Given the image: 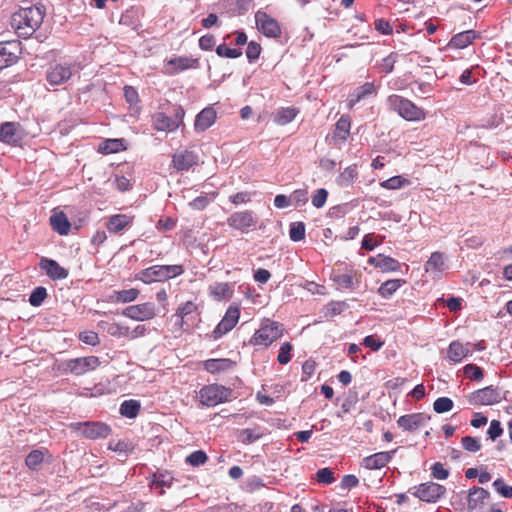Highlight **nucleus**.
<instances>
[{
  "instance_id": "obj_1",
  "label": "nucleus",
  "mask_w": 512,
  "mask_h": 512,
  "mask_svg": "<svg viewBox=\"0 0 512 512\" xmlns=\"http://www.w3.org/2000/svg\"><path fill=\"white\" fill-rule=\"evenodd\" d=\"M45 15L43 6H30L19 9L11 19L18 36L30 37L41 25Z\"/></svg>"
},
{
  "instance_id": "obj_2",
  "label": "nucleus",
  "mask_w": 512,
  "mask_h": 512,
  "mask_svg": "<svg viewBox=\"0 0 512 512\" xmlns=\"http://www.w3.org/2000/svg\"><path fill=\"white\" fill-rule=\"evenodd\" d=\"M81 70L79 63L75 61H54L49 63L45 71V80L50 87L65 85L73 76Z\"/></svg>"
},
{
  "instance_id": "obj_3",
  "label": "nucleus",
  "mask_w": 512,
  "mask_h": 512,
  "mask_svg": "<svg viewBox=\"0 0 512 512\" xmlns=\"http://www.w3.org/2000/svg\"><path fill=\"white\" fill-rule=\"evenodd\" d=\"M387 101L389 107L407 121H421L425 118L424 110L409 99L399 95H391Z\"/></svg>"
},
{
  "instance_id": "obj_4",
  "label": "nucleus",
  "mask_w": 512,
  "mask_h": 512,
  "mask_svg": "<svg viewBox=\"0 0 512 512\" xmlns=\"http://www.w3.org/2000/svg\"><path fill=\"white\" fill-rule=\"evenodd\" d=\"M183 273L181 265H155L141 272L140 279L150 284L153 282H162L179 276Z\"/></svg>"
},
{
  "instance_id": "obj_5",
  "label": "nucleus",
  "mask_w": 512,
  "mask_h": 512,
  "mask_svg": "<svg viewBox=\"0 0 512 512\" xmlns=\"http://www.w3.org/2000/svg\"><path fill=\"white\" fill-rule=\"evenodd\" d=\"M283 325L275 321H265L261 327L255 332L250 340L252 345L269 346L272 342L283 335Z\"/></svg>"
},
{
  "instance_id": "obj_6",
  "label": "nucleus",
  "mask_w": 512,
  "mask_h": 512,
  "mask_svg": "<svg viewBox=\"0 0 512 512\" xmlns=\"http://www.w3.org/2000/svg\"><path fill=\"white\" fill-rule=\"evenodd\" d=\"M185 111L182 107H177L172 116L163 112H157L153 115V127L158 131L173 132L183 122Z\"/></svg>"
},
{
  "instance_id": "obj_7",
  "label": "nucleus",
  "mask_w": 512,
  "mask_h": 512,
  "mask_svg": "<svg viewBox=\"0 0 512 512\" xmlns=\"http://www.w3.org/2000/svg\"><path fill=\"white\" fill-rule=\"evenodd\" d=\"M231 390L218 384L207 385L199 392L200 401L203 405L212 407L228 400Z\"/></svg>"
},
{
  "instance_id": "obj_8",
  "label": "nucleus",
  "mask_w": 512,
  "mask_h": 512,
  "mask_svg": "<svg viewBox=\"0 0 512 512\" xmlns=\"http://www.w3.org/2000/svg\"><path fill=\"white\" fill-rule=\"evenodd\" d=\"M71 427L89 439L104 438L111 432L109 426L101 422H79L72 424Z\"/></svg>"
},
{
  "instance_id": "obj_9",
  "label": "nucleus",
  "mask_w": 512,
  "mask_h": 512,
  "mask_svg": "<svg viewBox=\"0 0 512 512\" xmlns=\"http://www.w3.org/2000/svg\"><path fill=\"white\" fill-rule=\"evenodd\" d=\"M255 22L258 30L267 37L276 38L281 34L280 26L276 19L269 16L263 11H257L255 14Z\"/></svg>"
},
{
  "instance_id": "obj_10",
  "label": "nucleus",
  "mask_w": 512,
  "mask_h": 512,
  "mask_svg": "<svg viewBox=\"0 0 512 512\" xmlns=\"http://www.w3.org/2000/svg\"><path fill=\"white\" fill-rule=\"evenodd\" d=\"M415 489L413 494L424 502H436L446 492L444 486L434 482L422 483Z\"/></svg>"
},
{
  "instance_id": "obj_11",
  "label": "nucleus",
  "mask_w": 512,
  "mask_h": 512,
  "mask_svg": "<svg viewBox=\"0 0 512 512\" xmlns=\"http://www.w3.org/2000/svg\"><path fill=\"white\" fill-rule=\"evenodd\" d=\"M501 399L498 389L492 386L479 389L469 396V402L474 405H493L499 403Z\"/></svg>"
},
{
  "instance_id": "obj_12",
  "label": "nucleus",
  "mask_w": 512,
  "mask_h": 512,
  "mask_svg": "<svg viewBox=\"0 0 512 512\" xmlns=\"http://www.w3.org/2000/svg\"><path fill=\"white\" fill-rule=\"evenodd\" d=\"M240 316L239 308L236 306H230L223 319L220 321V323L216 326V328L213 330V337L215 339L220 338L230 330H232L235 325L237 324Z\"/></svg>"
},
{
  "instance_id": "obj_13",
  "label": "nucleus",
  "mask_w": 512,
  "mask_h": 512,
  "mask_svg": "<svg viewBox=\"0 0 512 512\" xmlns=\"http://www.w3.org/2000/svg\"><path fill=\"white\" fill-rule=\"evenodd\" d=\"M229 226L247 233L249 229L256 225L257 220L251 211L235 212L227 219Z\"/></svg>"
},
{
  "instance_id": "obj_14",
  "label": "nucleus",
  "mask_w": 512,
  "mask_h": 512,
  "mask_svg": "<svg viewBox=\"0 0 512 512\" xmlns=\"http://www.w3.org/2000/svg\"><path fill=\"white\" fill-rule=\"evenodd\" d=\"M198 64V59L192 57H175L166 62L165 72L170 75H175L187 69L197 68Z\"/></svg>"
},
{
  "instance_id": "obj_15",
  "label": "nucleus",
  "mask_w": 512,
  "mask_h": 512,
  "mask_svg": "<svg viewBox=\"0 0 512 512\" xmlns=\"http://www.w3.org/2000/svg\"><path fill=\"white\" fill-rule=\"evenodd\" d=\"M198 155L190 150H182L173 154L172 164L178 171H187L198 164Z\"/></svg>"
},
{
  "instance_id": "obj_16",
  "label": "nucleus",
  "mask_w": 512,
  "mask_h": 512,
  "mask_svg": "<svg viewBox=\"0 0 512 512\" xmlns=\"http://www.w3.org/2000/svg\"><path fill=\"white\" fill-rule=\"evenodd\" d=\"M99 359L95 356L75 358L68 362L67 367L75 375H83L99 366Z\"/></svg>"
},
{
  "instance_id": "obj_17",
  "label": "nucleus",
  "mask_w": 512,
  "mask_h": 512,
  "mask_svg": "<svg viewBox=\"0 0 512 512\" xmlns=\"http://www.w3.org/2000/svg\"><path fill=\"white\" fill-rule=\"evenodd\" d=\"M448 268L447 258L441 252H434L425 263V272L431 277H439Z\"/></svg>"
},
{
  "instance_id": "obj_18",
  "label": "nucleus",
  "mask_w": 512,
  "mask_h": 512,
  "mask_svg": "<svg viewBox=\"0 0 512 512\" xmlns=\"http://www.w3.org/2000/svg\"><path fill=\"white\" fill-rule=\"evenodd\" d=\"M23 137L20 125L15 122H5L0 127V141L8 144H18Z\"/></svg>"
},
{
  "instance_id": "obj_19",
  "label": "nucleus",
  "mask_w": 512,
  "mask_h": 512,
  "mask_svg": "<svg viewBox=\"0 0 512 512\" xmlns=\"http://www.w3.org/2000/svg\"><path fill=\"white\" fill-rule=\"evenodd\" d=\"M216 110L209 106L201 110L194 121V129L196 132H204L210 128L216 121Z\"/></svg>"
},
{
  "instance_id": "obj_20",
  "label": "nucleus",
  "mask_w": 512,
  "mask_h": 512,
  "mask_svg": "<svg viewBox=\"0 0 512 512\" xmlns=\"http://www.w3.org/2000/svg\"><path fill=\"white\" fill-rule=\"evenodd\" d=\"M123 314L131 319L144 321L154 316V306L151 303L129 306Z\"/></svg>"
},
{
  "instance_id": "obj_21",
  "label": "nucleus",
  "mask_w": 512,
  "mask_h": 512,
  "mask_svg": "<svg viewBox=\"0 0 512 512\" xmlns=\"http://www.w3.org/2000/svg\"><path fill=\"white\" fill-rule=\"evenodd\" d=\"M428 419H430V417L423 413H414L401 416L397 423L399 427L412 432L418 429L420 426L425 425Z\"/></svg>"
},
{
  "instance_id": "obj_22",
  "label": "nucleus",
  "mask_w": 512,
  "mask_h": 512,
  "mask_svg": "<svg viewBox=\"0 0 512 512\" xmlns=\"http://www.w3.org/2000/svg\"><path fill=\"white\" fill-rule=\"evenodd\" d=\"M350 120L347 116H341L336 122L333 132V141L335 145L340 146L344 143L350 134Z\"/></svg>"
},
{
  "instance_id": "obj_23",
  "label": "nucleus",
  "mask_w": 512,
  "mask_h": 512,
  "mask_svg": "<svg viewBox=\"0 0 512 512\" xmlns=\"http://www.w3.org/2000/svg\"><path fill=\"white\" fill-rule=\"evenodd\" d=\"M490 496L489 492L482 487H473L468 495V508L475 510L484 504V501Z\"/></svg>"
},
{
  "instance_id": "obj_24",
  "label": "nucleus",
  "mask_w": 512,
  "mask_h": 512,
  "mask_svg": "<svg viewBox=\"0 0 512 512\" xmlns=\"http://www.w3.org/2000/svg\"><path fill=\"white\" fill-rule=\"evenodd\" d=\"M477 37V32L474 30H467L454 35L449 46L456 49H463L470 45Z\"/></svg>"
},
{
  "instance_id": "obj_25",
  "label": "nucleus",
  "mask_w": 512,
  "mask_h": 512,
  "mask_svg": "<svg viewBox=\"0 0 512 512\" xmlns=\"http://www.w3.org/2000/svg\"><path fill=\"white\" fill-rule=\"evenodd\" d=\"M50 224L52 229L60 235H67L71 227L67 216L63 212H54L50 217Z\"/></svg>"
},
{
  "instance_id": "obj_26",
  "label": "nucleus",
  "mask_w": 512,
  "mask_h": 512,
  "mask_svg": "<svg viewBox=\"0 0 512 512\" xmlns=\"http://www.w3.org/2000/svg\"><path fill=\"white\" fill-rule=\"evenodd\" d=\"M470 353L469 344H462L459 341H453L448 348V359L451 362H460Z\"/></svg>"
},
{
  "instance_id": "obj_27",
  "label": "nucleus",
  "mask_w": 512,
  "mask_h": 512,
  "mask_svg": "<svg viewBox=\"0 0 512 512\" xmlns=\"http://www.w3.org/2000/svg\"><path fill=\"white\" fill-rule=\"evenodd\" d=\"M368 262L374 267L380 268L382 271H396L399 268V262L397 260L382 254L370 257Z\"/></svg>"
},
{
  "instance_id": "obj_28",
  "label": "nucleus",
  "mask_w": 512,
  "mask_h": 512,
  "mask_svg": "<svg viewBox=\"0 0 512 512\" xmlns=\"http://www.w3.org/2000/svg\"><path fill=\"white\" fill-rule=\"evenodd\" d=\"M41 264L47 275L52 279H64L68 275V272L54 260L43 259Z\"/></svg>"
},
{
  "instance_id": "obj_29",
  "label": "nucleus",
  "mask_w": 512,
  "mask_h": 512,
  "mask_svg": "<svg viewBox=\"0 0 512 512\" xmlns=\"http://www.w3.org/2000/svg\"><path fill=\"white\" fill-rule=\"evenodd\" d=\"M392 452H379L365 458V466L368 469H380L384 467L391 459Z\"/></svg>"
},
{
  "instance_id": "obj_30",
  "label": "nucleus",
  "mask_w": 512,
  "mask_h": 512,
  "mask_svg": "<svg viewBox=\"0 0 512 512\" xmlns=\"http://www.w3.org/2000/svg\"><path fill=\"white\" fill-rule=\"evenodd\" d=\"M234 364L233 361L226 358L209 359L205 361L204 367L208 372L215 374L231 369Z\"/></svg>"
},
{
  "instance_id": "obj_31",
  "label": "nucleus",
  "mask_w": 512,
  "mask_h": 512,
  "mask_svg": "<svg viewBox=\"0 0 512 512\" xmlns=\"http://www.w3.org/2000/svg\"><path fill=\"white\" fill-rule=\"evenodd\" d=\"M358 177V171L356 165H350L346 167L336 178V183L340 187H348Z\"/></svg>"
},
{
  "instance_id": "obj_32",
  "label": "nucleus",
  "mask_w": 512,
  "mask_h": 512,
  "mask_svg": "<svg viewBox=\"0 0 512 512\" xmlns=\"http://www.w3.org/2000/svg\"><path fill=\"white\" fill-rule=\"evenodd\" d=\"M131 223V217L125 214L111 216L107 222V229L110 232L118 233Z\"/></svg>"
},
{
  "instance_id": "obj_33",
  "label": "nucleus",
  "mask_w": 512,
  "mask_h": 512,
  "mask_svg": "<svg viewBox=\"0 0 512 512\" xmlns=\"http://www.w3.org/2000/svg\"><path fill=\"white\" fill-rule=\"evenodd\" d=\"M374 91H375V86L373 83H365L364 85L358 87L350 95V97L348 99V107L350 109L353 108L357 102H359L365 96L372 94Z\"/></svg>"
},
{
  "instance_id": "obj_34",
  "label": "nucleus",
  "mask_w": 512,
  "mask_h": 512,
  "mask_svg": "<svg viewBox=\"0 0 512 512\" xmlns=\"http://www.w3.org/2000/svg\"><path fill=\"white\" fill-rule=\"evenodd\" d=\"M411 91L417 97L427 98L432 96L433 86L430 81L414 80L411 82Z\"/></svg>"
},
{
  "instance_id": "obj_35",
  "label": "nucleus",
  "mask_w": 512,
  "mask_h": 512,
  "mask_svg": "<svg viewBox=\"0 0 512 512\" xmlns=\"http://www.w3.org/2000/svg\"><path fill=\"white\" fill-rule=\"evenodd\" d=\"M125 149L123 139H106L99 144L98 150L103 154L117 153Z\"/></svg>"
},
{
  "instance_id": "obj_36",
  "label": "nucleus",
  "mask_w": 512,
  "mask_h": 512,
  "mask_svg": "<svg viewBox=\"0 0 512 512\" xmlns=\"http://www.w3.org/2000/svg\"><path fill=\"white\" fill-rule=\"evenodd\" d=\"M298 114V110L293 107H286L279 109L274 114V121L278 125H286L290 123Z\"/></svg>"
},
{
  "instance_id": "obj_37",
  "label": "nucleus",
  "mask_w": 512,
  "mask_h": 512,
  "mask_svg": "<svg viewBox=\"0 0 512 512\" xmlns=\"http://www.w3.org/2000/svg\"><path fill=\"white\" fill-rule=\"evenodd\" d=\"M139 290H115L109 300L113 303H127L137 298Z\"/></svg>"
},
{
  "instance_id": "obj_38",
  "label": "nucleus",
  "mask_w": 512,
  "mask_h": 512,
  "mask_svg": "<svg viewBox=\"0 0 512 512\" xmlns=\"http://www.w3.org/2000/svg\"><path fill=\"white\" fill-rule=\"evenodd\" d=\"M264 435V431L260 428H247L239 432L238 439L243 444H251Z\"/></svg>"
},
{
  "instance_id": "obj_39",
  "label": "nucleus",
  "mask_w": 512,
  "mask_h": 512,
  "mask_svg": "<svg viewBox=\"0 0 512 512\" xmlns=\"http://www.w3.org/2000/svg\"><path fill=\"white\" fill-rule=\"evenodd\" d=\"M140 411V403L137 400H125L120 406V414L127 418H135Z\"/></svg>"
},
{
  "instance_id": "obj_40",
  "label": "nucleus",
  "mask_w": 512,
  "mask_h": 512,
  "mask_svg": "<svg viewBox=\"0 0 512 512\" xmlns=\"http://www.w3.org/2000/svg\"><path fill=\"white\" fill-rule=\"evenodd\" d=\"M348 308L345 301H332L323 308L325 317H334Z\"/></svg>"
},
{
  "instance_id": "obj_41",
  "label": "nucleus",
  "mask_w": 512,
  "mask_h": 512,
  "mask_svg": "<svg viewBox=\"0 0 512 512\" xmlns=\"http://www.w3.org/2000/svg\"><path fill=\"white\" fill-rule=\"evenodd\" d=\"M410 181L403 176H393L380 182V186L389 190H396L409 185Z\"/></svg>"
},
{
  "instance_id": "obj_42",
  "label": "nucleus",
  "mask_w": 512,
  "mask_h": 512,
  "mask_svg": "<svg viewBox=\"0 0 512 512\" xmlns=\"http://www.w3.org/2000/svg\"><path fill=\"white\" fill-rule=\"evenodd\" d=\"M44 461V453L40 450L31 451L26 457V465L33 470H38Z\"/></svg>"
},
{
  "instance_id": "obj_43",
  "label": "nucleus",
  "mask_w": 512,
  "mask_h": 512,
  "mask_svg": "<svg viewBox=\"0 0 512 512\" xmlns=\"http://www.w3.org/2000/svg\"><path fill=\"white\" fill-rule=\"evenodd\" d=\"M289 236L292 241L298 242L305 237V224L303 222H293L290 225Z\"/></svg>"
},
{
  "instance_id": "obj_44",
  "label": "nucleus",
  "mask_w": 512,
  "mask_h": 512,
  "mask_svg": "<svg viewBox=\"0 0 512 512\" xmlns=\"http://www.w3.org/2000/svg\"><path fill=\"white\" fill-rule=\"evenodd\" d=\"M453 408V401L448 397H440L433 403V409L436 413L442 414Z\"/></svg>"
},
{
  "instance_id": "obj_45",
  "label": "nucleus",
  "mask_w": 512,
  "mask_h": 512,
  "mask_svg": "<svg viewBox=\"0 0 512 512\" xmlns=\"http://www.w3.org/2000/svg\"><path fill=\"white\" fill-rule=\"evenodd\" d=\"M16 56L7 49V46L0 44V70L11 65Z\"/></svg>"
},
{
  "instance_id": "obj_46",
  "label": "nucleus",
  "mask_w": 512,
  "mask_h": 512,
  "mask_svg": "<svg viewBox=\"0 0 512 512\" xmlns=\"http://www.w3.org/2000/svg\"><path fill=\"white\" fill-rule=\"evenodd\" d=\"M207 459L208 457L204 451L197 450L191 453L189 456H187L186 462L192 466L197 467L205 464Z\"/></svg>"
},
{
  "instance_id": "obj_47",
  "label": "nucleus",
  "mask_w": 512,
  "mask_h": 512,
  "mask_svg": "<svg viewBox=\"0 0 512 512\" xmlns=\"http://www.w3.org/2000/svg\"><path fill=\"white\" fill-rule=\"evenodd\" d=\"M216 53L220 57H226V58H238L242 55V52L240 49L236 48H229L223 44L219 45L216 48Z\"/></svg>"
},
{
  "instance_id": "obj_48",
  "label": "nucleus",
  "mask_w": 512,
  "mask_h": 512,
  "mask_svg": "<svg viewBox=\"0 0 512 512\" xmlns=\"http://www.w3.org/2000/svg\"><path fill=\"white\" fill-rule=\"evenodd\" d=\"M291 350H292L291 343H289V342L283 343L280 347V351L277 356V361L282 365L287 364L291 360V354H290Z\"/></svg>"
},
{
  "instance_id": "obj_49",
  "label": "nucleus",
  "mask_w": 512,
  "mask_h": 512,
  "mask_svg": "<svg viewBox=\"0 0 512 512\" xmlns=\"http://www.w3.org/2000/svg\"><path fill=\"white\" fill-rule=\"evenodd\" d=\"M291 202L297 207L303 206L308 201V192L305 189L295 190L291 195Z\"/></svg>"
},
{
  "instance_id": "obj_50",
  "label": "nucleus",
  "mask_w": 512,
  "mask_h": 512,
  "mask_svg": "<svg viewBox=\"0 0 512 512\" xmlns=\"http://www.w3.org/2000/svg\"><path fill=\"white\" fill-rule=\"evenodd\" d=\"M397 53H390L387 57H385L381 64H380V70L386 74L392 72L395 63L397 62Z\"/></svg>"
},
{
  "instance_id": "obj_51",
  "label": "nucleus",
  "mask_w": 512,
  "mask_h": 512,
  "mask_svg": "<svg viewBox=\"0 0 512 512\" xmlns=\"http://www.w3.org/2000/svg\"><path fill=\"white\" fill-rule=\"evenodd\" d=\"M495 490L505 498L512 497V486L506 485L502 478H498L493 482Z\"/></svg>"
},
{
  "instance_id": "obj_52",
  "label": "nucleus",
  "mask_w": 512,
  "mask_h": 512,
  "mask_svg": "<svg viewBox=\"0 0 512 512\" xmlns=\"http://www.w3.org/2000/svg\"><path fill=\"white\" fill-rule=\"evenodd\" d=\"M462 446L469 452H477L481 448L480 442L472 436H465L461 440Z\"/></svg>"
},
{
  "instance_id": "obj_53",
  "label": "nucleus",
  "mask_w": 512,
  "mask_h": 512,
  "mask_svg": "<svg viewBox=\"0 0 512 512\" xmlns=\"http://www.w3.org/2000/svg\"><path fill=\"white\" fill-rule=\"evenodd\" d=\"M328 192L324 188H320L316 191L315 195L312 197V204L316 208H322L327 200Z\"/></svg>"
},
{
  "instance_id": "obj_54",
  "label": "nucleus",
  "mask_w": 512,
  "mask_h": 512,
  "mask_svg": "<svg viewBox=\"0 0 512 512\" xmlns=\"http://www.w3.org/2000/svg\"><path fill=\"white\" fill-rule=\"evenodd\" d=\"M316 478L318 482L323 484H330L335 480L334 473L329 468H323L318 470Z\"/></svg>"
},
{
  "instance_id": "obj_55",
  "label": "nucleus",
  "mask_w": 512,
  "mask_h": 512,
  "mask_svg": "<svg viewBox=\"0 0 512 512\" xmlns=\"http://www.w3.org/2000/svg\"><path fill=\"white\" fill-rule=\"evenodd\" d=\"M79 339L88 345L95 346L99 343L98 334L94 331H84L79 334Z\"/></svg>"
},
{
  "instance_id": "obj_56",
  "label": "nucleus",
  "mask_w": 512,
  "mask_h": 512,
  "mask_svg": "<svg viewBox=\"0 0 512 512\" xmlns=\"http://www.w3.org/2000/svg\"><path fill=\"white\" fill-rule=\"evenodd\" d=\"M432 476L438 480H445L449 476V471L439 462L431 467Z\"/></svg>"
},
{
  "instance_id": "obj_57",
  "label": "nucleus",
  "mask_w": 512,
  "mask_h": 512,
  "mask_svg": "<svg viewBox=\"0 0 512 512\" xmlns=\"http://www.w3.org/2000/svg\"><path fill=\"white\" fill-rule=\"evenodd\" d=\"M47 297L46 290H33L30 295L29 302L32 306H40Z\"/></svg>"
},
{
  "instance_id": "obj_58",
  "label": "nucleus",
  "mask_w": 512,
  "mask_h": 512,
  "mask_svg": "<svg viewBox=\"0 0 512 512\" xmlns=\"http://www.w3.org/2000/svg\"><path fill=\"white\" fill-rule=\"evenodd\" d=\"M261 52V47L256 42H250L248 43V46L246 48V56L250 61L256 60Z\"/></svg>"
},
{
  "instance_id": "obj_59",
  "label": "nucleus",
  "mask_w": 512,
  "mask_h": 512,
  "mask_svg": "<svg viewBox=\"0 0 512 512\" xmlns=\"http://www.w3.org/2000/svg\"><path fill=\"white\" fill-rule=\"evenodd\" d=\"M487 433L491 440H496L498 437H500L503 433L500 422L498 420H492Z\"/></svg>"
},
{
  "instance_id": "obj_60",
  "label": "nucleus",
  "mask_w": 512,
  "mask_h": 512,
  "mask_svg": "<svg viewBox=\"0 0 512 512\" xmlns=\"http://www.w3.org/2000/svg\"><path fill=\"white\" fill-rule=\"evenodd\" d=\"M381 243V240H377L374 234H367L363 237L362 248L371 251Z\"/></svg>"
},
{
  "instance_id": "obj_61",
  "label": "nucleus",
  "mask_w": 512,
  "mask_h": 512,
  "mask_svg": "<svg viewBox=\"0 0 512 512\" xmlns=\"http://www.w3.org/2000/svg\"><path fill=\"white\" fill-rule=\"evenodd\" d=\"M197 309V306L192 301H187L186 303L180 305L177 309V315L181 318L191 314Z\"/></svg>"
},
{
  "instance_id": "obj_62",
  "label": "nucleus",
  "mask_w": 512,
  "mask_h": 512,
  "mask_svg": "<svg viewBox=\"0 0 512 512\" xmlns=\"http://www.w3.org/2000/svg\"><path fill=\"white\" fill-rule=\"evenodd\" d=\"M209 199L206 195H200L189 202V206L194 210H203L209 204Z\"/></svg>"
},
{
  "instance_id": "obj_63",
  "label": "nucleus",
  "mask_w": 512,
  "mask_h": 512,
  "mask_svg": "<svg viewBox=\"0 0 512 512\" xmlns=\"http://www.w3.org/2000/svg\"><path fill=\"white\" fill-rule=\"evenodd\" d=\"M363 345L370 348L373 351H378L382 348L383 342L377 339L373 335L366 336L363 340Z\"/></svg>"
},
{
  "instance_id": "obj_64",
  "label": "nucleus",
  "mask_w": 512,
  "mask_h": 512,
  "mask_svg": "<svg viewBox=\"0 0 512 512\" xmlns=\"http://www.w3.org/2000/svg\"><path fill=\"white\" fill-rule=\"evenodd\" d=\"M465 374L471 379L480 380L483 377L482 369L474 364H468L465 367Z\"/></svg>"
}]
</instances>
